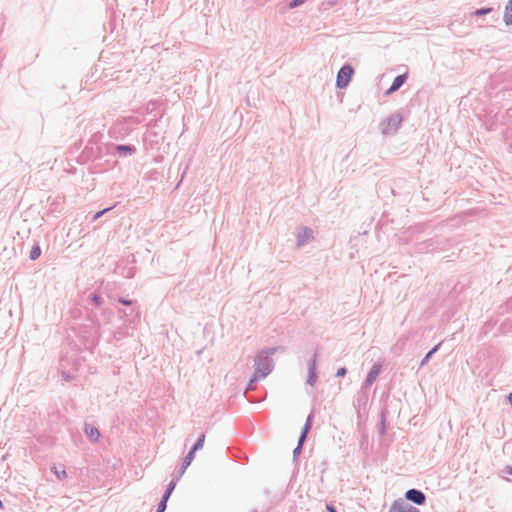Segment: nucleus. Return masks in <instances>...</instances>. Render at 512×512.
I'll return each mask as SVG.
<instances>
[{
    "mask_svg": "<svg viewBox=\"0 0 512 512\" xmlns=\"http://www.w3.org/2000/svg\"><path fill=\"white\" fill-rule=\"evenodd\" d=\"M312 233L313 232L310 228H307L304 226L299 227L298 233H297V245L303 246L306 243V241L310 237H312Z\"/></svg>",
    "mask_w": 512,
    "mask_h": 512,
    "instance_id": "9d476101",
    "label": "nucleus"
},
{
    "mask_svg": "<svg viewBox=\"0 0 512 512\" xmlns=\"http://www.w3.org/2000/svg\"><path fill=\"white\" fill-rule=\"evenodd\" d=\"M176 483H177V481H176V478H175V479H173V480L168 484V486H167V488H166L165 492H164V493H163V495H162V498H164V499H166V500H168V499L170 498V496H171V494H172L173 490L175 489Z\"/></svg>",
    "mask_w": 512,
    "mask_h": 512,
    "instance_id": "f3484780",
    "label": "nucleus"
},
{
    "mask_svg": "<svg viewBox=\"0 0 512 512\" xmlns=\"http://www.w3.org/2000/svg\"><path fill=\"white\" fill-rule=\"evenodd\" d=\"M440 343H438L437 345H435L431 350H429L426 355L424 356V358L421 360V363H420V367H423L425 366L429 360L432 358V356L438 351L439 347H440Z\"/></svg>",
    "mask_w": 512,
    "mask_h": 512,
    "instance_id": "ddd939ff",
    "label": "nucleus"
},
{
    "mask_svg": "<svg viewBox=\"0 0 512 512\" xmlns=\"http://www.w3.org/2000/svg\"><path fill=\"white\" fill-rule=\"evenodd\" d=\"M403 117L400 113H394L383 119L380 123L381 132L385 135L395 133L399 129Z\"/></svg>",
    "mask_w": 512,
    "mask_h": 512,
    "instance_id": "f03ea898",
    "label": "nucleus"
},
{
    "mask_svg": "<svg viewBox=\"0 0 512 512\" xmlns=\"http://www.w3.org/2000/svg\"><path fill=\"white\" fill-rule=\"evenodd\" d=\"M388 512H420V510L400 498L392 503Z\"/></svg>",
    "mask_w": 512,
    "mask_h": 512,
    "instance_id": "423d86ee",
    "label": "nucleus"
},
{
    "mask_svg": "<svg viewBox=\"0 0 512 512\" xmlns=\"http://www.w3.org/2000/svg\"><path fill=\"white\" fill-rule=\"evenodd\" d=\"M167 501L166 499L164 498H161L160 502L158 503L157 505V511L159 512H165L166 508H167Z\"/></svg>",
    "mask_w": 512,
    "mask_h": 512,
    "instance_id": "5701e85b",
    "label": "nucleus"
},
{
    "mask_svg": "<svg viewBox=\"0 0 512 512\" xmlns=\"http://www.w3.org/2000/svg\"><path fill=\"white\" fill-rule=\"evenodd\" d=\"M307 435L308 434L303 433V432L300 433V436L298 438V443H297L298 446L303 447V445L307 439Z\"/></svg>",
    "mask_w": 512,
    "mask_h": 512,
    "instance_id": "393cba45",
    "label": "nucleus"
},
{
    "mask_svg": "<svg viewBox=\"0 0 512 512\" xmlns=\"http://www.w3.org/2000/svg\"><path fill=\"white\" fill-rule=\"evenodd\" d=\"M311 428H312V424H309V423H306V422H305V424H304V426H303V428H302L301 432L306 433V434H309V432H310Z\"/></svg>",
    "mask_w": 512,
    "mask_h": 512,
    "instance_id": "c85d7f7f",
    "label": "nucleus"
},
{
    "mask_svg": "<svg viewBox=\"0 0 512 512\" xmlns=\"http://www.w3.org/2000/svg\"><path fill=\"white\" fill-rule=\"evenodd\" d=\"M121 124H116L113 128H112V133H116L117 129L119 128Z\"/></svg>",
    "mask_w": 512,
    "mask_h": 512,
    "instance_id": "72a5a7b5",
    "label": "nucleus"
},
{
    "mask_svg": "<svg viewBox=\"0 0 512 512\" xmlns=\"http://www.w3.org/2000/svg\"><path fill=\"white\" fill-rule=\"evenodd\" d=\"M491 11H492V8L484 7V8L477 9L474 14L476 16H483V15L490 13Z\"/></svg>",
    "mask_w": 512,
    "mask_h": 512,
    "instance_id": "b1692460",
    "label": "nucleus"
},
{
    "mask_svg": "<svg viewBox=\"0 0 512 512\" xmlns=\"http://www.w3.org/2000/svg\"><path fill=\"white\" fill-rule=\"evenodd\" d=\"M252 512H258L257 510H253Z\"/></svg>",
    "mask_w": 512,
    "mask_h": 512,
    "instance_id": "4c0bfd02",
    "label": "nucleus"
},
{
    "mask_svg": "<svg viewBox=\"0 0 512 512\" xmlns=\"http://www.w3.org/2000/svg\"><path fill=\"white\" fill-rule=\"evenodd\" d=\"M302 448H303V447H300V446H298V445L294 448V450H293V460H294V461H295V460L298 458V456L301 454V452H302Z\"/></svg>",
    "mask_w": 512,
    "mask_h": 512,
    "instance_id": "bb28decb",
    "label": "nucleus"
},
{
    "mask_svg": "<svg viewBox=\"0 0 512 512\" xmlns=\"http://www.w3.org/2000/svg\"><path fill=\"white\" fill-rule=\"evenodd\" d=\"M51 471L56 475V477L59 479V480H64L68 477L67 475V472L66 470L63 468V469H58L56 466H53L51 468Z\"/></svg>",
    "mask_w": 512,
    "mask_h": 512,
    "instance_id": "6ab92c4d",
    "label": "nucleus"
},
{
    "mask_svg": "<svg viewBox=\"0 0 512 512\" xmlns=\"http://www.w3.org/2000/svg\"><path fill=\"white\" fill-rule=\"evenodd\" d=\"M194 458H195V454L191 451H188V453L186 454V456L184 457V459L182 461L181 467H180V469L178 471V475L176 477V481H179V479L184 474V472L189 467V465L191 464V462L193 461Z\"/></svg>",
    "mask_w": 512,
    "mask_h": 512,
    "instance_id": "9b49d317",
    "label": "nucleus"
},
{
    "mask_svg": "<svg viewBox=\"0 0 512 512\" xmlns=\"http://www.w3.org/2000/svg\"><path fill=\"white\" fill-rule=\"evenodd\" d=\"M305 422L309 423V424H313V413L312 412L307 416Z\"/></svg>",
    "mask_w": 512,
    "mask_h": 512,
    "instance_id": "473e14b6",
    "label": "nucleus"
},
{
    "mask_svg": "<svg viewBox=\"0 0 512 512\" xmlns=\"http://www.w3.org/2000/svg\"><path fill=\"white\" fill-rule=\"evenodd\" d=\"M353 75H354L353 66L351 64L343 65L337 73L336 87L339 89L346 88L349 85Z\"/></svg>",
    "mask_w": 512,
    "mask_h": 512,
    "instance_id": "7ed1b4c3",
    "label": "nucleus"
},
{
    "mask_svg": "<svg viewBox=\"0 0 512 512\" xmlns=\"http://www.w3.org/2000/svg\"><path fill=\"white\" fill-rule=\"evenodd\" d=\"M407 74H401L394 78L391 86L386 90L385 94L390 95L396 91H398L406 82Z\"/></svg>",
    "mask_w": 512,
    "mask_h": 512,
    "instance_id": "1a4fd4ad",
    "label": "nucleus"
},
{
    "mask_svg": "<svg viewBox=\"0 0 512 512\" xmlns=\"http://www.w3.org/2000/svg\"><path fill=\"white\" fill-rule=\"evenodd\" d=\"M112 208H105L101 211H98L95 213V215L93 216V220H97L99 219L102 215H104L107 211L111 210Z\"/></svg>",
    "mask_w": 512,
    "mask_h": 512,
    "instance_id": "a878e982",
    "label": "nucleus"
},
{
    "mask_svg": "<svg viewBox=\"0 0 512 512\" xmlns=\"http://www.w3.org/2000/svg\"><path fill=\"white\" fill-rule=\"evenodd\" d=\"M336 2H337V0H329V1H328V4H329V5H335V4H336Z\"/></svg>",
    "mask_w": 512,
    "mask_h": 512,
    "instance_id": "e433bc0d",
    "label": "nucleus"
},
{
    "mask_svg": "<svg viewBox=\"0 0 512 512\" xmlns=\"http://www.w3.org/2000/svg\"><path fill=\"white\" fill-rule=\"evenodd\" d=\"M381 370H382V363H380V362L375 363L371 367L370 371L368 372L367 377H366L364 383L362 384L361 390H365L368 387H370L375 382V380L377 379L379 374L381 373Z\"/></svg>",
    "mask_w": 512,
    "mask_h": 512,
    "instance_id": "39448f33",
    "label": "nucleus"
},
{
    "mask_svg": "<svg viewBox=\"0 0 512 512\" xmlns=\"http://www.w3.org/2000/svg\"><path fill=\"white\" fill-rule=\"evenodd\" d=\"M405 499L407 501L413 502L416 505L422 506L425 505L427 497L424 492L419 489L411 488L406 491Z\"/></svg>",
    "mask_w": 512,
    "mask_h": 512,
    "instance_id": "20e7f679",
    "label": "nucleus"
},
{
    "mask_svg": "<svg viewBox=\"0 0 512 512\" xmlns=\"http://www.w3.org/2000/svg\"><path fill=\"white\" fill-rule=\"evenodd\" d=\"M84 431H85V434L87 435V437L91 441H93V442L98 441V439L100 437V432L96 427L89 425V424H85Z\"/></svg>",
    "mask_w": 512,
    "mask_h": 512,
    "instance_id": "f8f14e48",
    "label": "nucleus"
},
{
    "mask_svg": "<svg viewBox=\"0 0 512 512\" xmlns=\"http://www.w3.org/2000/svg\"><path fill=\"white\" fill-rule=\"evenodd\" d=\"M504 21L506 25H512V0H509L504 14Z\"/></svg>",
    "mask_w": 512,
    "mask_h": 512,
    "instance_id": "2eb2a0df",
    "label": "nucleus"
},
{
    "mask_svg": "<svg viewBox=\"0 0 512 512\" xmlns=\"http://www.w3.org/2000/svg\"><path fill=\"white\" fill-rule=\"evenodd\" d=\"M385 421H386V412H385V410H382L381 411L380 429H379L380 435H384L386 432Z\"/></svg>",
    "mask_w": 512,
    "mask_h": 512,
    "instance_id": "412c9836",
    "label": "nucleus"
},
{
    "mask_svg": "<svg viewBox=\"0 0 512 512\" xmlns=\"http://www.w3.org/2000/svg\"><path fill=\"white\" fill-rule=\"evenodd\" d=\"M326 508L328 512H338L336 507L332 504H327Z\"/></svg>",
    "mask_w": 512,
    "mask_h": 512,
    "instance_id": "2f4dec72",
    "label": "nucleus"
},
{
    "mask_svg": "<svg viewBox=\"0 0 512 512\" xmlns=\"http://www.w3.org/2000/svg\"><path fill=\"white\" fill-rule=\"evenodd\" d=\"M62 377H63V378H64V380H66V381H70V380H72V379H73V376H72L70 373L65 372V371H63V372H62Z\"/></svg>",
    "mask_w": 512,
    "mask_h": 512,
    "instance_id": "7c9ffc66",
    "label": "nucleus"
},
{
    "mask_svg": "<svg viewBox=\"0 0 512 512\" xmlns=\"http://www.w3.org/2000/svg\"><path fill=\"white\" fill-rule=\"evenodd\" d=\"M306 1L307 0H292V1L289 2L288 7L290 9H294V8H297V7L301 6V5H303Z\"/></svg>",
    "mask_w": 512,
    "mask_h": 512,
    "instance_id": "4be33fe9",
    "label": "nucleus"
},
{
    "mask_svg": "<svg viewBox=\"0 0 512 512\" xmlns=\"http://www.w3.org/2000/svg\"><path fill=\"white\" fill-rule=\"evenodd\" d=\"M508 400L510 405L512 406V392L508 395Z\"/></svg>",
    "mask_w": 512,
    "mask_h": 512,
    "instance_id": "c9c22d12",
    "label": "nucleus"
},
{
    "mask_svg": "<svg viewBox=\"0 0 512 512\" xmlns=\"http://www.w3.org/2000/svg\"><path fill=\"white\" fill-rule=\"evenodd\" d=\"M113 148L120 157H129L137 152L136 146L132 144H116Z\"/></svg>",
    "mask_w": 512,
    "mask_h": 512,
    "instance_id": "6e6552de",
    "label": "nucleus"
},
{
    "mask_svg": "<svg viewBox=\"0 0 512 512\" xmlns=\"http://www.w3.org/2000/svg\"><path fill=\"white\" fill-rule=\"evenodd\" d=\"M40 255H41V248H40L39 244H38V243H36V244L32 247V249H31V251H30L29 259H30V260H32V261H34V260L38 259V258L40 257Z\"/></svg>",
    "mask_w": 512,
    "mask_h": 512,
    "instance_id": "a211bd4d",
    "label": "nucleus"
},
{
    "mask_svg": "<svg viewBox=\"0 0 512 512\" xmlns=\"http://www.w3.org/2000/svg\"><path fill=\"white\" fill-rule=\"evenodd\" d=\"M89 300L96 307H100L102 302H103L102 297L99 294H97V293L90 294L89 295Z\"/></svg>",
    "mask_w": 512,
    "mask_h": 512,
    "instance_id": "aec40b11",
    "label": "nucleus"
},
{
    "mask_svg": "<svg viewBox=\"0 0 512 512\" xmlns=\"http://www.w3.org/2000/svg\"><path fill=\"white\" fill-rule=\"evenodd\" d=\"M204 442H205V434H201L196 442L194 443V445L191 447V449L189 451L193 452L194 454L203 448V445H204Z\"/></svg>",
    "mask_w": 512,
    "mask_h": 512,
    "instance_id": "dca6fc26",
    "label": "nucleus"
},
{
    "mask_svg": "<svg viewBox=\"0 0 512 512\" xmlns=\"http://www.w3.org/2000/svg\"><path fill=\"white\" fill-rule=\"evenodd\" d=\"M261 378H262V377L258 376V374L254 372V374L252 375V377L250 378V380H249V382H248V384H247L245 394H246L248 391H252V390L256 389L257 382H258Z\"/></svg>",
    "mask_w": 512,
    "mask_h": 512,
    "instance_id": "4468645a",
    "label": "nucleus"
},
{
    "mask_svg": "<svg viewBox=\"0 0 512 512\" xmlns=\"http://www.w3.org/2000/svg\"><path fill=\"white\" fill-rule=\"evenodd\" d=\"M277 350V347L267 348L262 350L259 354L256 355L255 362V373L258 376L265 378L268 376L273 370V360L269 358V356L273 355Z\"/></svg>",
    "mask_w": 512,
    "mask_h": 512,
    "instance_id": "f257e3e1",
    "label": "nucleus"
},
{
    "mask_svg": "<svg viewBox=\"0 0 512 512\" xmlns=\"http://www.w3.org/2000/svg\"><path fill=\"white\" fill-rule=\"evenodd\" d=\"M506 472L510 475H512V466H507L506 467Z\"/></svg>",
    "mask_w": 512,
    "mask_h": 512,
    "instance_id": "f704fd0d",
    "label": "nucleus"
},
{
    "mask_svg": "<svg viewBox=\"0 0 512 512\" xmlns=\"http://www.w3.org/2000/svg\"><path fill=\"white\" fill-rule=\"evenodd\" d=\"M118 301H119L121 304L126 305V306H129V305H131V304H132V301H131V300L125 299V298H123V297H120V298L118 299Z\"/></svg>",
    "mask_w": 512,
    "mask_h": 512,
    "instance_id": "c756f323",
    "label": "nucleus"
},
{
    "mask_svg": "<svg viewBox=\"0 0 512 512\" xmlns=\"http://www.w3.org/2000/svg\"><path fill=\"white\" fill-rule=\"evenodd\" d=\"M346 374H347V369L345 367H340L336 372L337 377H344Z\"/></svg>",
    "mask_w": 512,
    "mask_h": 512,
    "instance_id": "cd10ccee",
    "label": "nucleus"
},
{
    "mask_svg": "<svg viewBox=\"0 0 512 512\" xmlns=\"http://www.w3.org/2000/svg\"><path fill=\"white\" fill-rule=\"evenodd\" d=\"M317 381V352L308 363L307 384L314 386Z\"/></svg>",
    "mask_w": 512,
    "mask_h": 512,
    "instance_id": "0eeeda50",
    "label": "nucleus"
}]
</instances>
